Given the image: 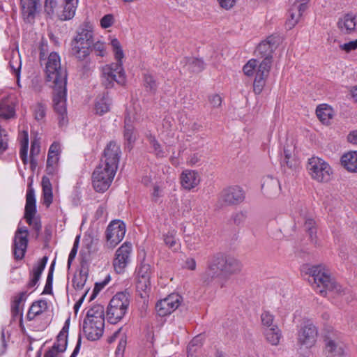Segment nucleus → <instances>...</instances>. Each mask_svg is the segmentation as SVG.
Listing matches in <instances>:
<instances>
[{
  "mask_svg": "<svg viewBox=\"0 0 357 357\" xmlns=\"http://www.w3.org/2000/svg\"><path fill=\"white\" fill-rule=\"evenodd\" d=\"M40 151V142L37 139L31 141L30 157L36 158Z\"/></svg>",
  "mask_w": 357,
  "mask_h": 357,
  "instance_id": "obj_62",
  "label": "nucleus"
},
{
  "mask_svg": "<svg viewBox=\"0 0 357 357\" xmlns=\"http://www.w3.org/2000/svg\"><path fill=\"white\" fill-rule=\"evenodd\" d=\"M104 307L101 305H95L89 309L84 319H94L105 323Z\"/></svg>",
  "mask_w": 357,
  "mask_h": 357,
  "instance_id": "obj_36",
  "label": "nucleus"
},
{
  "mask_svg": "<svg viewBox=\"0 0 357 357\" xmlns=\"http://www.w3.org/2000/svg\"><path fill=\"white\" fill-rule=\"evenodd\" d=\"M279 42L280 38L277 36L272 35L259 44L256 53L264 59L260 63L266 62L268 68L271 67L272 54L274 50L276 49Z\"/></svg>",
  "mask_w": 357,
  "mask_h": 357,
  "instance_id": "obj_12",
  "label": "nucleus"
},
{
  "mask_svg": "<svg viewBox=\"0 0 357 357\" xmlns=\"http://www.w3.org/2000/svg\"><path fill=\"white\" fill-rule=\"evenodd\" d=\"M87 276L82 273H79L74 276L73 279V284L75 289L81 290L84 288Z\"/></svg>",
  "mask_w": 357,
  "mask_h": 357,
  "instance_id": "obj_50",
  "label": "nucleus"
},
{
  "mask_svg": "<svg viewBox=\"0 0 357 357\" xmlns=\"http://www.w3.org/2000/svg\"><path fill=\"white\" fill-rule=\"evenodd\" d=\"M102 80L107 88L112 87L114 82L124 85L126 76L122 63H112L104 66L102 68Z\"/></svg>",
  "mask_w": 357,
  "mask_h": 357,
  "instance_id": "obj_8",
  "label": "nucleus"
},
{
  "mask_svg": "<svg viewBox=\"0 0 357 357\" xmlns=\"http://www.w3.org/2000/svg\"><path fill=\"white\" fill-rule=\"evenodd\" d=\"M340 49L342 51H344L347 53L357 50V39L340 45Z\"/></svg>",
  "mask_w": 357,
  "mask_h": 357,
  "instance_id": "obj_59",
  "label": "nucleus"
},
{
  "mask_svg": "<svg viewBox=\"0 0 357 357\" xmlns=\"http://www.w3.org/2000/svg\"><path fill=\"white\" fill-rule=\"evenodd\" d=\"M306 169L311 178L319 183H326L331 178L333 169L330 165L319 157L308 159Z\"/></svg>",
  "mask_w": 357,
  "mask_h": 357,
  "instance_id": "obj_7",
  "label": "nucleus"
},
{
  "mask_svg": "<svg viewBox=\"0 0 357 357\" xmlns=\"http://www.w3.org/2000/svg\"><path fill=\"white\" fill-rule=\"evenodd\" d=\"M289 13V17L287 20L286 26L288 29H291L298 23L301 15L300 13L295 11L293 6H291Z\"/></svg>",
  "mask_w": 357,
  "mask_h": 357,
  "instance_id": "obj_46",
  "label": "nucleus"
},
{
  "mask_svg": "<svg viewBox=\"0 0 357 357\" xmlns=\"http://www.w3.org/2000/svg\"><path fill=\"white\" fill-rule=\"evenodd\" d=\"M59 156L47 154L46 171L48 174H54L56 172Z\"/></svg>",
  "mask_w": 357,
  "mask_h": 357,
  "instance_id": "obj_44",
  "label": "nucleus"
},
{
  "mask_svg": "<svg viewBox=\"0 0 357 357\" xmlns=\"http://www.w3.org/2000/svg\"><path fill=\"white\" fill-rule=\"evenodd\" d=\"M309 282L314 290L326 296L327 291L339 294L342 287L331 277V272L325 266H314L309 268Z\"/></svg>",
  "mask_w": 357,
  "mask_h": 357,
  "instance_id": "obj_2",
  "label": "nucleus"
},
{
  "mask_svg": "<svg viewBox=\"0 0 357 357\" xmlns=\"http://www.w3.org/2000/svg\"><path fill=\"white\" fill-rule=\"evenodd\" d=\"M121 155V151L119 145L113 141L109 142L104 149L100 162L108 163L109 165L118 169Z\"/></svg>",
  "mask_w": 357,
  "mask_h": 357,
  "instance_id": "obj_19",
  "label": "nucleus"
},
{
  "mask_svg": "<svg viewBox=\"0 0 357 357\" xmlns=\"http://www.w3.org/2000/svg\"><path fill=\"white\" fill-rule=\"evenodd\" d=\"M111 46L114 55V59L116 61V63H121L123 64L124 53L120 42L116 38H113L111 40Z\"/></svg>",
  "mask_w": 357,
  "mask_h": 357,
  "instance_id": "obj_40",
  "label": "nucleus"
},
{
  "mask_svg": "<svg viewBox=\"0 0 357 357\" xmlns=\"http://www.w3.org/2000/svg\"><path fill=\"white\" fill-rule=\"evenodd\" d=\"M246 218V214L245 212L238 211L232 215L231 219L234 223L236 225L242 224Z\"/></svg>",
  "mask_w": 357,
  "mask_h": 357,
  "instance_id": "obj_63",
  "label": "nucleus"
},
{
  "mask_svg": "<svg viewBox=\"0 0 357 357\" xmlns=\"http://www.w3.org/2000/svg\"><path fill=\"white\" fill-rule=\"evenodd\" d=\"M93 50L96 55L100 56H104L106 54V45L105 43L100 40L93 43L91 47V52Z\"/></svg>",
  "mask_w": 357,
  "mask_h": 357,
  "instance_id": "obj_52",
  "label": "nucleus"
},
{
  "mask_svg": "<svg viewBox=\"0 0 357 357\" xmlns=\"http://www.w3.org/2000/svg\"><path fill=\"white\" fill-rule=\"evenodd\" d=\"M20 142V157L22 162L26 165L28 162L27 153L29 148V134L27 130H22L19 134Z\"/></svg>",
  "mask_w": 357,
  "mask_h": 357,
  "instance_id": "obj_34",
  "label": "nucleus"
},
{
  "mask_svg": "<svg viewBox=\"0 0 357 357\" xmlns=\"http://www.w3.org/2000/svg\"><path fill=\"white\" fill-rule=\"evenodd\" d=\"M356 15L352 13H347L339 18L337 26L342 33L350 34L356 31Z\"/></svg>",
  "mask_w": 357,
  "mask_h": 357,
  "instance_id": "obj_22",
  "label": "nucleus"
},
{
  "mask_svg": "<svg viewBox=\"0 0 357 357\" xmlns=\"http://www.w3.org/2000/svg\"><path fill=\"white\" fill-rule=\"evenodd\" d=\"M117 168L108 163L100 162L92 175V183L96 191L104 192L110 186L116 174Z\"/></svg>",
  "mask_w": 357,
  "mask_h": 357,
  "instance_id": "obj_6",
  "label": "nucleus"
},
{
  "mask_svg": "<svg viewBox=\"0 0 357 357\" xmlns=\"http://www.w3.org/2000/svg\"><path fill=\"white\" fill-rule=\"evenodd\" d=\"M112 104L111 98L107 93L98 96L96 98L94 104V110L98 115H103L110 109Z\"/></svg>",
  "mask_w": 357,
  "mask_h": 357,
  "instance_id": "obj_27",
  "label": "nucleus"
},
{
  "mask_svg": "<svg viewBox=\"0 0 357 357\" xmlns=\"http://www.w3.org/2000/svg\"><path fill=\"white\" fill-rule=\"evenodd\" d=\"M78 3L65 1L62 13L59 15L61 20L66 21L71 20L75 14Z\"/></svg>",
  "mask_w": 357,
  "mask_h": 357,
  "instance_id": "obj_35",
  "label": "nucleus"
},
{
  "mask_svg": "<svg viewBox=\"0 0 357 357\" xmlns=\"http://www.w3.org/2000/svg\"><path fill=\"white\" fill-rule=\"evenodd\" d=\"M47 309V303L46 301L41 299L33 302L28 311L26 315L27 319L30 321L33 320L36 318V317L46 311Z\"/></svg>",
  "mask_w": 357,
  "mask_h": 357,
  "instance_id": "obj_32",
  "label": "nucleus"
},
{
  "mask_svg": "<svg viewBox=\"0 0 357 357\" xmlns=\"http://www.w3.org/2000/svg\"><path fill=\"white\" fill-rule=\"evenodd\" d=\"M150 148L157 157H164L165 155V150L161 144L156 140L154 136L151 135L147 137Z\"/></svg>",
  "mask_w": 357,
  "mask_h": 357,
  "instance_id": "obj_41",
  "label": "nucleus"
},
{
  "mask_svg": "<svg viewBox=\"0 0 357 357\" xmlns=\"http://www.w3.org/2000/svg\"><path fill=\"white\" fill-rule=\"evenodd\" d=\"M271 68L267 63H260L258 70L256 72L255 78L253 82V91L255 94H260L266 84V80L269 75Z\"/></svg>",
  "mask_w": 357,
  "mask_h": 357,
  "instance_id": "obj_21",
  "label": "nucleus"
},
{
  "mask_svg": "<svg viewBox=\"0 0 357 357\" xmlns=\"http://www.w3.org/2000/svg\"><path fill=\"white\" fill-rule=\"evenodd\" d=\"M340 163L348 172L357 173V151H349L343 154Z\"/></svg>",
  "mask_w": 357,
  "mask_h": 357,
  "instance_id": "obj_25",
  "label": "nucleus"
},
{
  "mask_svg": "<svg viewBox=\"0 0 357 357\" xmlns=\"http://www.w3.org/2000/svg\"><path fill=\"white\" fill-rule=\"evenodd\" d=\"M130 304L129 295L119 292L111 299L107 309V321L112 324L118 323L126 314Z\"/></svg>",
  "mask_w": 357,
  "mask_h": 357,
  "instance_id": "obj_5",
  "label": "nucleus"
},
{
  "mask_svg": "<svg viewBox=\"0 0 357 357\" xmlns=\"http://www.w3.org/2000/svg\"><path fill=\"white\" fill-rule=\"evenodd\" d=\"M8 135L4 129L0 128V151H4L8 148Z\"/></svg>",
  "mask_w": 357,
  "mask_h": 357,
  "instance_id": "obj_58",
  "label": "nucleus"
},
{
  "mask_svg": "<svg viewBox=\"0 0 357 357\" xmlns=\"http://www.w3.org/2000/svg\"><path fill=\"white\" fill-rule=\"evenodd\" d=\"M67 347V335L65 333L60 332L57 336L56 342L54 343L52 348L50 349L54 351V354L59 356V353L66 351Z\"/></svg>",
  "mask_w": 357,
  "mask_h": 357,
  "instance_id": "obj_37",
  "label": "nucleus"
},
{
  "mask_svg": "<svg viewBox=\"0 0 357 357\" xmlns=\"http://www.w3.org/2000/svg\"><path fill=\"white\" fill-rule=\"evenodd\" d=\"M151 267L149 264L142 262L137 269V278H151Z\"/></svg>",
  "mask_w": 357,
  "mask_h": 357,
  "instance_id": "obj_45",
  "label": "nucleus"
},
{
  "mask_svg": "<svg viewBox=\"0 0 357 357\" xmlns=\"http://www.w3.org/2000/svg\"><path fill=\"white\" fill-rule=\"evenodd\" d=\"M136 287L141 295H142V293H146L151 289L150 279L137 278Z\"/></svg>",
  "mask_w": 357,
  "mask_h": 357,
  "instance_id": "obj_48",
  "label": "nucleus"
},
{
  "mask_svg": "<svg viewBox=\"0 0 357 357\" xmlns=\"http://www.w3.org/2000/svg\"><path fill=\"white\" fill-rule=\"evenodd\" d=\"M48 260V257L44 256L36 264L35 267H33L32 271V277L29 282L27 287L29 289H35L38 285V282L40 278L41 274L44 271L47 262Z\"/></svg>",
  "mask_w": 357,
  "mask_h": 357,
  "instance_id": "obj_24",
  "label": "nucleus"
},
{
  "mask_svg": "<svg viewBox=\"0 0 357 357\" xmlns=\"http://www.w3.org/2000/svg\"><path fill=\"white\" fill-rule=\"evenodd\" d=\"M201 351V337L195 336L188 346V357H197Z\"/></svg>",
  "mask_w": 357,
  "mask_h": 357,
  "instance_id": "obj_38",
  "label": "nucleus"
},
{
  "mask_svg": "<svg viewBox=\"0 0 357 357\" xmlns=\"http://www.w3.org/2000/svg\"><path fill=\"white\" fill-rule=\"evenodd\" d=\"M34 119L37 121L43 120L46 116L47 105L43 102H37L32 107Z\"/></svg>",
  "mask_w": 357,
  "mask_h": 357,
  "instance_id": "obj_42",
  "label": "nucleus"
},
{
  "mask_svg": "<svg viewBox=\"0 0 357 357\" xmlns=\"http://www.w3.org/2000/svg\"><path fill=\"white\" fill-rule=\"evenodd\" d=\"M40 0H20V8L24 20L31 23L40 8Z\"/></svg>",
  "mask_w": 357,
  "mask_h": 357,
  "instance_id": "obj_20",
  "label": "nucleus"
},
{
  "mask_svg": "<svg viewBox=\"0 0 357 357\" xmlns=\"http://www.w3.org/2000/svg\"><path fill=\"white\" fill-rule=\"evenodd\" d=\"M134 119H135V117L132 115L130 110H128L127 116L125 119L124 139L127 142L128 145L130 146H132V144L136 139V135L134 132V127L132 124V121Z\"/></svg>",
  "mask_w": 357,
  "mask_h": 357,
  "instance_id": "obj_26",
  "label": "nucleus"
},
{
  "mask_svg": "<svg viewBox=\"0 0 357 357\" xmlns=\"http://www.w3.org/2000/svg\"><path fill=\"white\" fill-rule=\"evenodd\" d=\"M273 315L267 311H264L261 315V324L265 328H268L275 326L273 324Z\"/></svg>",
  "mask_w": 357,
  "mask_h": 357,
  "instance_id": "obj_53",
  "label": "nucleus"
},
{
  "mask_svg": "<svg viewBox=\"0 0 357 357\" xmlns=\"http://www.w3.org/2000/svg\"><path fill=\"white\" fill-rule=\"evenodd\" d=\"M36 213V206L34 190L29 188L27 190L26 195L24 218L30 226L35 230L39 231L41 229V225L37 220L34 219Z\"/></svg>",
  "mask_w": 357,
  "mask_h": 357,
  "instance_id": "obj_14",
  "label": "nucleus"
},
{
  "mask_svg": "<svg viewBox=\"0 0 357 357\" xmlns=\"http://www.w3.org/2000/svg\"><path fill=\"white\" fill-rule=\"evenodd\" d=\"M242 268L241 262L235 257L218 254L208 261L206 273L216 280L219 287L223 288L226 287L231 276L240 273Z\"/></svg>",
  "mask_w": 357,
  "mask_h": 357,
  "instance_id": "obj_1",
  "label": "nucleus"
},
{
  "mask_svg": "<svg viewBox=\"0 0 357 357\" xmlns=\"http://www.w3.org/2000/svg\"><path fill=\"white\" fill-rule=\"evenodd\" d=\"M263 333L266 341L268 343L274 346L278 345L280 344L282 335L278 326H273L268 328H264Z\"/></svg>",
  "mask_w": 357,
  "mask_h": 357,
  "instance_id": "obj_31",
  "label": "nucleus"
},
{
  "mask_svg": "<svg viewBox=\"0 0 357 357\" xmlns=\"http://www.w3.org/2000/svg\"><path fill=\"white\" fill-rule=\"evenodd\" d=\"M110 280L109 275H107L106 278L101 282H96L93 290V293L91 296L90 299L93 300L96 295L108 284Z\"/></svg>",
  "mask_w": 357,
  "mask_h": 357,
  "instance_id": "obj_55",
  "label": "nucleus"
},
{
  "mask_svg": "<svg viewBox=\"0 0 357 357\" xmlns=\"http://www.w3.org/2000/svg\"><path fill=\"white\" fill-rule=\"evenodd\" d=\"M9 66L11 73L15 77L16 82L19 88L22 87L20 84V73L22 68L21 56L18 52H13L9 61Z\"/></svg>",
  "mask_w": 357,
  "mask_h": 357,
  "instance_id": "obj_29",
  "label": "nucleus"
},
{
  "mask_svg": "<svg viewBox=\"0 0 357 357\" xmlns=\"http://www.w3.org/2000/svg\"><path fill=\"white\" fill-rule=\"evenodd\" d=\"M181 296L172 294L156 303L155 310L159 316L164 317L173 312L180 305Z\"/></svg>",
  "mask_w": 357,
  "mask_h": 357,
  "instance_id": "obj_15",
  "label": "nucleus"
},
{
  "mask_svg": "<svg viewBox=\"0 0 357 357\" xmlns=\"http://www.w3.org/2000/svg\"><path fill=\"white\" fill-rule=\"evenodd\" d=\"M114 22V17L112 14H107L104 15L100 20V26L102 29H107L111 27Z\"/></svg>",
  "mask_w": 357,
  "mask_h": 357,
  "instance_id": "obj_57",
  "label": "nucleus"
},
{
  "mask_svg": "<svg viewBox=\"0 0 357 357\" xmlns=\"http://www.w3.org/2000/svg\"><path fill=\"white\" fill-rule=\"evenodd\" d=\"M28 230L25 227H19L15 231L13 251L14 257L20 260L24 257L28 245Z\"/></svg>",
  "mask_w": 357,
  "mask_h": 357,
  "instance_id": "obj_13",
  "label": "nucleus"
},
{
  "mask_svg": "<svg viewBox=\"0 0 357 357\" xmlns=\"http://www.w3.org/2000/svg\"><path fill=\"white\" fill-rule=\"evenodd\" d=\"M66 84L52 85L53 88V102L54 108L57 114L66 113Z\"/></svg>",
  "mask_w": 357,
  "mask_h": 357,
  "instance_id": "obj_17",
  "label": "nucleus"
},
{
  "mask_svg": "<svg viewBox=\"0 0 357 357\" xmlns=\"http://www.w3.org/2000/svg\"><path fill=\"white\" fill-rule=\"evenodd\" d=\"M105 323L94 319H84L83 324L84 333L86 338L91 341L98 340L103 334Z\"/></svg>",
  "mask_w": 357,
  "mask_h": 357,
  "instance_id": "obj_18",
  "label": "nucleus"
},
{
  "mask_svg": "<svg viewBox=\"0 0 357 357\" xmlns=\"http://www.w3.org/2000/svg\"><path fill=\"white\" fill-rule=\"evenodd\" d=\"M93 39V25L88 21L84 22L77 29L72 42V54L79 60L85 59L91 52Z\"/></svg>",
  "mask_w": 357,
  "mask_h": 357,
  "instance_id": "obj_3",
  "label": "nucleus"
},
{
  "mask_svg": "<svg viewBox=\"0 0 357 357\" xmlns=\"http://www.w3.org/2000/svg\"><path fill=\"white\" fill-rule=\"evenodd\" d=\"M316 114L324 124L328 125L334 116V112L330 105L321 104L317 107Z\"/></svg>",
  "mask_w": 357,
  "mask_h": 357,
  "instance_id": "obj_30",
  "label": "nucleus"
},
{
  "mask_svg": "<svg viewBox=\"0 0 357 357\" xmlns=\"http://www.w3.org/2000/svg\"><path fill=\"white\" fill-rule=\"evenodd\" d=\"M53 271H54V264H52L48 275L46 280V284L43 290V294H49L52 292V282H53Z\"/></svg>",
  "mask_w": 357,
  "mask_h": 357,
  "instance_id": "obj_51",
  "label": "nucleus"
},
{
  "mask_svg": "<svg viewBox=\"0 0 357 357\" xmlns=\"http://www.w3.org/2000/svg\"><path fill=\"white\" fill-rule=\"evenodd\" d=\"M15 110L13 107L7 105L4 102H0V117L3 119H9L13 116Z\"/></svg>",
  "mask_w": 357,
  "mask_h": 357,
  "instance_id": "obj_47",
  "label": "nucleus"
},
{
  "mask_svg": "<svg viewBox=\"0 0 357 357\" xmlns=\"http://www.w3.org/2000/svg\"><path fill=\"white\" fill-rule=\"evenodd\" d=\"M126 229L125 223L120 220H112L105 231L106 246L114 248L124 238Z\"/></svg>",
  "mask_w": 357,
  "mask_h": 357,
  "instance_id": "obj_10",
  "label": "nucleus"
},
{
  "mask_svg": "<svg viewBox=\"0 0 357 357\" xmlns=\"http://www.w3.org/2000/svg\"><path fill=\"white\" fill-rule=\"evenodd\" d=\"M326 350L334 355H340L342 352V349L338 347L337 344L331 339L326 340Z\"/></svg>",
  "mask_w": 357,
  "mask_h": 357,
  "instance_id": "obj_49",
  "label": "nucleus"
},
{
  "mask_svg": "<svg viewBox=\"0 0 357 357\" xmlns=\"http://www.w3.org/2000/svg\"><path fill=\"white\" fill-rule=\"evenodd\" d=\"M26 291L20 292L14 297L11 305V312L14 319L22 320L23 305H21V304L26 301Z\"/></svg>",
  "mask_w": 357,
  "mask_h": 357,
  "instance_id": "obj_23",
  "label": "nucleus"
},
{
  "mask_svg": "<svg viewBox=\"0 0 357 357\" xmlns=\"http://www.w3.org/2000/svg\"><path fill=\"white\" fill-rule=\"evenodd\" d=\"M56 0H45V12L50 17H52L54 14L55 8L57 7Z\"/></svg>",
  "mask_w": 357,
  "mask_h": 357,
  "instance_id": "obj_56",
  "label": "nucleus"
},
{
  "mask_svg": "<svg viewBox=\"0 0 357 357\" xmlns=\"http://www.w3.org/2000/svg\"><path fill=\"white\" fill-rule=\"evenodd\" d=\"M260 63L257 60L252 59L249 60L243 66V71L244 74L248 77H252L256 74Z\"/></svg>",
  "mask_w": 357,
  "mask_h": 357,
  "instance_id": "obj_43",
  "label": "nucleus"
},
{
  "mask_svg": "<svg viewBox=\"0 0 357 357\" xmlns=\"http://www.w3.org/2000/svg\"><path fill=\"white\" fill-rule=\"evenodd\" d=\"M132 251V245L128 241L124 242L116 250L113 260V266L117 273H124L126 268L131 261Z\"/></svg>",
  "mask_w": 357,
  "mask_h": 357,
  "instance_id": "obj_9",
  "label": "nucleus"
},
{
  "mask_svg": "<svg viewBox=\"0 0 357 357\" xmlns=\"http://www.w3.org/2000/svg\"><path fill=\"white\" fill-rule=\"evenodd\" d=\"M304 227L305 230L308 232L310 238L312 242L317 243V227L314 219L305 218Z\"/></svg>",
  "mask_w": 357,
  "mask_h": 357,
  "instance_id": "obj_39",
  "label": "nucleus"
},
{
  "mask_svg": "<svg viewBox=\"0 0 357 357\" xmlns=\"http://www.w3.org/2000/svg\"><path fill=\"white\" fill-rule=\"evenodd\" d=\"M165 244L174 251H176L180 248V244L178 242L177 239L172 234H167L165 236Z\"/></svg>",
  "mask_w": 357,
  "mask_h": 357,
  "instance_id": "obj_54",
  "label": "nucleus"
},
{
  "mask_svg": "<svg viewBox=\"0 0 357 357\" xmlns=\"http://www.w3.org/2000/svg\"><path fill=\"white\" fill-rule=\"evenodd\" d=\"M284 157L282 160V165H286L289 168H293L296 166V162L291 158V155L287 151H284Z\"/></svg>",
  "mask_w": 357,
  "mask_h": 357,
  "instance_id": "obj_61",
  "label": "nucleus"
},
{
  "mask_svg": "<svg viewBox=\"0 0 357 357\" xmlns=\"http://www.w3.org/2000/svg\"><path fill=\"white\" fill-rule=\"evenodd\" d=\"M144 86L150 91H153L156 89L157 84L154 77L151 75H145L144 76Z\"/></svg>",
  "mask_w": 357,
  "mask_h": 357,
  "instance_id": "obj_60",
  "label": "nucleus"
},
{
  "mask_svg": "<svg viewBox=\"0 0 357 357\" xmlns=\"http://www.w3.org/2000/svg\"><path fill=\"white\" fill-rule=\"evenodd\" d=\"M318 331L316 326L311 322L307 321L298 331L297 344L301 347L312 348L316 343Z\"/></svg>",
  "mask_w": 357,
  "mask_h": 357,
  "instance_id": "obj_11",
  "label": "nucleus"
},
{
  "mask_svg": "<svg viewBox=\"0 0 357 357\" xmlns=\"http://www.w3.org/2000/svg\"><path fill=\"white\" fill-rule=\"evenodd\" d=\"M43 55L40 53L42 65L45 66V80L50 86L67 84L66 70L61 67V58L56 52H51L47 59H42Z\"/></svg>",
  "mask_w": 357,
  "mask_h": 357,
  "instance_id": "obj_4",
  "label": "nucleus"
},
{
  "mask_svg": "<svg viewBox=\"0 0 357 357\" xmlns=\"http://www.w3.org/2000/svg\"><path fill=\"white\" fill-rule=\"evenodd\" d=\"M303 2L296 1L295 2L292 6L294 7L295 11L300 13L301 15L306 10L307 8V1L303 0Z\"/></svg>",
  "mask_w": 357,
  "mask_h": 357,
  "instance_id": "obj_64",
  "label": "nucleus"
},
{
  "mask_svg": "<svg viewBox=\"0 0 357 357\" xmlns=\"http://www.w3.org/2000/svg\"><path fill=\"white\" fill-rule=\"evenodd\" d=\"M199 174L194 171H184L181 176V185L185 189L190 190L195 188L199 183Z\"/></svg>",
  "mask_w": 357,
  "mask_h": 357,
  "instance_id": "obj_28",
  "label": "nucleus"
},
{
  "mask_svg": "<svg viewBox=\"0 0 357 357\" xmlns=\"http://www.w3.org/2000/svg\"><path fill=\"white\" fill-rule=\"evenodd\" d=\"M220 199L227 205H235L241 203L245 199L243 190L238 186H230L225 188L220 193Z\"/></svg>",
  "mask_w": 357,
  "mask_h": 357,
  "instance_id": "obj_16",
  "label": "nucleus"
},
{
  "mask_svg": "<svg viewBox=\"0 0 357 357\" xmlns=\"http://www.w3.org/2000/svg\"><path fill=\"white\" fill-rule=\"evenodd\" d=\"M42 188L43 204L49 207L52 203L53 193L52 183L47 176H43L42 178Z\"/></svg>",
  "mask_w": 357,
  "mask_h": 357,
  "instance_id": "obj_33",
  "label": "nucleus"
}]
</instances>
